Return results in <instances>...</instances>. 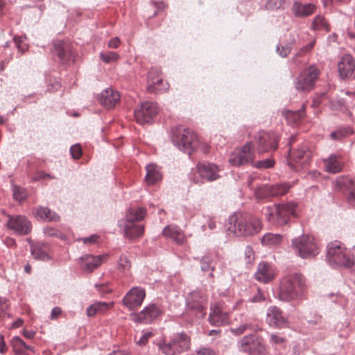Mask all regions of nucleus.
Returning <instances> with one entry per match:
<instances>
[{"mask_svg": "<svg viewBox=\"0 0 355 355\" xmlns=\"http://www.w3.org/2000/svg\"><path fill=\"white\" fill-rule=\"evenodd\" d=\"M263 228L261 220L254 216L234 214L230 216L227 231L236 236H251Z\"/></svg>", "mask_w": 355, "mask_h": 355, "instance_id": "1", "label": "nucleus"}, {"mask_svg": "<svg viewBox=\"0 0 355 355\" xmlns=\"http://www.w3.org/2000/svg\"><path fill=\"white\" fill-rule=\"evenodd\" d=\"M304 288V280L301 275H288L281 281L278 294L279 300L284 302L297 300L302 295Z\"/></svg>", "mask_w": 355, "mask_h": 355, "instance_id": "2", "label": "nucleus"}, {"mask_svg": "<svg viewBox=\"0 0 355 355\" xmlns=\"http://www.w3.org/2000/svg\"><path fill=\"white\" fill-rule=\"evenodd\" d=\"M327 257L331 264L346 268H351L354 264L353 255L340 241H335L328 245Z\"/></svg>", "mask_w": 355, "mask_h": 355, "instance_id": "3", "label": "nucleus"}, {"mask_svg": "<svg viewBox=\"0 0 355 355\" xmlns=\"http://www.w3.org/2000/svg\"><path fill=\"white\" fill-rule=\"evenodd\" d=\"M158 347L165 355H181L189 350L191 338L184 333H178L174 334L169 341H161Z\"/></svg>", "mask_w": 355, "mask_h": 355, "instance_id": "4", "label": "nucleus"}, {"mask_svg": "<svg viewBox=\"0 0 355 355\" xmlns=\"http://www.w3.org/2000/svg\"><path fill=\"white\" fill-rule=\"evenodd\" d=\"M172 141L182 151L191 154L198 144L196 133L182 126L173 130Z\"/></svg>", "mask_w": 355, "mask_h": 355, "instance_id": "5", "label": "nucleus"}, {"mask_svg": "<svg viewBox=\"0 0 355 355\" xmlns=\"http://www.w3.org/2000/svg\"><path fill=\"white\" fill-rule=\"evenodd\" d=\"M295 208L296 204L292 202L282 205L275 204L266 208L265 215L269 222L284 225L287 223L290 216H297Z\"/></svg>", "mask_w": 355, "mask_h": 355, "instance_id": "6", "label": "nucleus"}, {"mask_svg": "<svg viewBox=\"0 0 355 355\" xmlns=\"http://www.w3.org/2000/svg\"><path fill=\"white\" fill-rule=\"evenodd\" d=\"M293 248L302 258L315 257L319 253L318 241L311 235L303 234L292 241Z\"/></svg>", "mask_w": 355, "mask_h": 355, "instance_id": "7", "label": "nucleus"}, {"mask_svg": "<svg viewBox=\"0 0 355 355\" xmlns=\"http://www.w3.org/2000/svg\"><path fill=\"white\" fill-rule=\"evenodd\" d=\"M311 153L308 147L303 146L290 150L287 162L295 171H299L307 166L311 160Z\"/></svg>", "mask_w": 355, "mask_h": 355, "instance_id": "8", "label": "nucleus"}, {"mask_svg": "<svg viewBox=\"0 0 355 355\" xmlns=\"http://www.w3.org/2000/svg\"><path fill=\"white\" fill-rule=\"evenodd\" d=\"M257 153L252 141L247 143L241 149L236 150L229 158L232 165L240 166L252 162Z\"/></svg>", "mask_w": 355, "mask_h": 355, "instance_id": "9", "label": "nucleus"}, {"mask_svg": "<svg viewBox=\"0 0 355 355\" xmlns=\"http://www.w3.org/2000/svg\"><path fill=\"white\" fill-rule=\"evenodd\" d=\"M320 71L315 66L304 69L297 77L295 87L300 92H309L314 87L316 80L319 78Z\"/></svg>", "mask_w": 355, "mask_h": 355, "instance_id": "10", "label": "nucleus"}, {"mask_svg": "<svg viewBox=\"0 0 355 355\" xmlns=\"http://www.w3.org/2000/svg\"><path fill=\"white\" fill-rule=\"evenodd\" d=\"M278 141L279 137L275 133L261 131L252 141L254 144L257 153L261 154L270 150H275L277 148Z\"/></svg>", "mask_w": 355, "mask_h": 355, "instance_id": "11", "label": "nucleus"}, {"mask_svg": "<svg viewBox=\"0 0 355 355\" xmlns=\"http://www.w3.org/2000/svg\"><path fill=\"white\" fill-rule=\"evenodd\" d=\"M158 113L157 103L146 101L141 103L135 111L136 121L141 125L150 123Z\"/></svg>", "mask_w": 355, "mask_h": 355, "instance_id": "12", "label": "nucleus"}, {"mask_svg": "<svg viewBox=\"0 0 355 355\" xmlns=\"http://www.w3.org/2000/svg\"><path fill=\"white\" fill-rule=\"evenodd\" d=\"M239 349L252 355H261L265 351L262 338L254 334L243 337L239 342Z\"/></svg>", "mask_w": 355, "mask_h": 355, "instance_id": "13", "label": "nucleus"}, {"mask_svg": "<svg viewBox=\"0 0 355 355\" xmlns=\"http://www.w3.org/2000/svg\"><path fill=\"white\" fill-rule=\"evenodd\" d=\"M196 171L205 181L213 182L220 178V167L211 162L199 163L196 166Z\"/></svg>", "mask_w": 355, "mask_h": 355, "instance_id": "14", "label": "nucleus"}, {"mask_svg": "<svg viewBox=\"0 0 355 355\" xmlns=\"http://www.w3.org/2000/svg\"><path fill=\"white\" fill-rule=\"evenodd\" d=\"M8 227L19 235H26L31 231V223L24 216H9Z\"/></svg>", "mask_w": 355, "mask_h": 355, "instance_id": "15", "label": "nucleus"}, {"mask_svg": "<svg viewBox=\"0 0 355 355\" xmlns=\"http://www.w3.org/2000/svg\"><path fill=\"white\" fill-rule=\"evenodd\" d=\"M147 89L149 92H161L168 89V85L164 84L161 71L151 69L148 73Z\"/></svg>", "mask_w": 355, "mask_h": 355, "instance_id": "16", "label": "nucleus"}, {"mask_svg": "<svg viewBox=\"0 0 355 355\" xmlns=\"http://www.w3.org/2000/svg\"><path fill=\"white\" fill-rule=\"evenodd\" d=\"M146 296L145 291L139 287L131 288L123 299V304L129 309L141 306Z\"/></svg>", "mask_w": 355, "mask_h": 355, "instance_id": "17", "label": "nucleus"}, {"mask_svg": "<svg viewBox=\"0 0 355 355\" xmlns=\"http://www.w3.org/2000/svg\"><path fill=\"white\" fill-rule=\"evenodd\" d=\"M266 322L272 327L283 328L287 326L288 320L282 311L277 306H270L267 310Z\"/></svg>", "mask_w": 355, "mask_h": 355, "instance_id": "18", "label": "nucleus"}, {"mask_svg": "<svg viewBox=\"0 0 355 355\" xmlns=\"http://www.w3.org/2000/svg\"><path fill=\"white\" fill-rule=\"evenodd\" d=\"M276 275L275 268L271 264L263 261L258 265L254 276L257 281L267 284L272 281Z\"/></svg>", "mask_w": 355, "mask_h": 355, "instance_id": "19", "label": "nucleus"}, {"mask_svg": "<svg viewBox=\"0 0 355 355\" xmlns=\"http://www.w3.org/2000/svg\"><path fill=\"white\" fill-rule=\"evenodd\" d=\"M207 306V297L200 291H193L189 294L188 297V306L193 310H196L202 313V316L205 315V310Z\"/></svg>", "mask_w": 355, "mask_h": 355, "instance_id": "20", "label": "nucleus"}, {"mask_svg": "<svg viewBox=\"0 0 355 355\" xmlns=\"http://www.w3.org/2000/svg\"><path fill=\"white\" fill-rule=\"evenodd\" d=\"M107 257V254L98 256L86 254L80 258L81 268L85 271L92 272L105 262Z\"/></svg>", "mask_w": 355, "mask_h": 355, "instance_id": "21", "label": "nucleus"}, {"mask_svg": "<svg viewBox=\"0 0 355 355\" xmlns=\"http://www.w3.org/2000/svg\"><path fill=\"white\" fill-rule=\"evenodd\" d=\"M209 322L215 326H220L228 323L229 315L225 312L220 304L211 307L209 317Z\"/></svg>", "mask_w": 355, "mask_h": 355, "instance_id": "22", "label": "nucleus"}, {"mask_svg": "<svg viewBox=\"0 0 355 355\" xmlns=\"http://www.w3.org/2000/svg\"><path fill=\"white\" fill-rule=\"evenodd\" d=\"M161 314L160 309L155 304L147 306L137 315H133V320L143 323L151 322Z\"/></svg>", "mask_w": 355, "mask_h": 355, "instance_id": "23", "label": "nucleus"}, {"mask_svg": "<svg viewBox=\"0 0 355 355\" xmlns=\"http://www.w3.org/2000/svg\"><path fill=\"white\" fill-rule=\"evenodd\" d=\"M336 184L340 189L349 191L348 200L350 204L355 206V179L347 176L339 177Z\"/></svg>", "mask_w": 355, "mask_h": 355, "instance_id": "24", "label": "nucleus"}, {"mask_svg": "<svg viewBox=\"0 0 355 355\" xmlns=\"http://www.w3.org/2000/svg\"><path fill=\"white\" fill-rule=\"evenodd\" d=\"M338 67L342 78L350 76L355 69V60L352 55H345L338 62Z\"/></svg>", "mask_w": 355, "mask_h": 355, "instance_id": "25", "label": "nucleus"}, {"mask_svg": "<svg viewBox=\"0 0 355 355\" xmlns=\"http://www.w3.org/2000/svg\"><path fill=\"white\" fill-rule=\"evenodd\" d=\"M119 225L123 227L124 235L128 239L141 237L144 232V226L135 223L121 222Z\"/></svg>", "mask_w": 355, "mask_h": 355, "instance_id": "26", "label": "nucleus"}, {"mask_svg": "<svg viewBox=\"0 0 355 355\" xmlns=\"http://www.w3.org/2000/svg\"><path fill=\"white\" fill-rule=\"evenodd\" d=\"M120 100L119 93L112 89H107L104 90L100 97L99 101L101 105L107 109L114 107Z\"/></svg>", "mask_w": 355, "mask_h": 355, "instance_id": "27", "label": "nucleus"}, {"mask_svg": "<svg viewBox=\"0 0 355 355\" xmlns=\"http://www.w3.org/2000/svg\"><path fill=\"white\" fill-rule=\"evenodd\" d=\"M53 53L58 57L60 63H64L71 57L70 45L62 41L58 42L55 44Z\"/></svg>", "mask_w": 355, "mask_h": 355, "instance_id": "28", "label": "nucleus"}, {"mask_svg": "<svg viewBox=\"0 0 355 355\" xmlns=\"http://www.w3.org/2000/svg\"><path fill=\"white\" fill-rule=\"evenodd\" d=\"M163 236L172 239L178 244H182L185 237L180 229L176 226L168 225L163 230Z\"/></svg>", "mask_w": 355, "mask_h": 355, "instance_id": "29", "label": "nucleus"}, {"mask_svg": "<svg viewBox=\"0 0 355 355\" xmlns=\"http://www.w3.org/2000/svg\"><path fill=\"white\" fill-rule=\"evenodd\" d=\"M146 216V209L143 207H136L128 210L125 220L123 223H135L144 219Z\"/></svg>", "mask_w": 355, "mask_h": 355, "instance_id": "30", "label": "nucleus"}, {"mask_svg": "<svg viewBox=\"0 0 355 355\" xmlns=\"http://www.w3.org/2000/svg\"><path fill=\"white\" fill-rule=\"evenodd\" d=\"M326 171L331 173H337L342 170L343 166V161L340 157L335 155H330L324 160Z\"/></svg>", "mask_w": 355, "mask_h": 355, "instance_id": "31", "label": "nucleus"}, {"mask_svg": "<svg viewBox=\"0 0 355 355\" xmlns=\"http://www.w3.org/2000/svg\"><path fill=\"white\" fill-rule=\"evenodd\" d=\"M113 302H98L92 304L87 309V314L89 317H93L96 314H103L113 307Z\"/></svg>", "mask_w": 355, "mask_h": 355, "instance_id": "32", "label": "nucleus"}, {"mask_svg": "<svg viewBox=\"0 0 355 355\" xmlns=\"http://www.w3.org/2000/svg\"><path fill=\"white\" fill-rule=\"evenodd\" d=\"M146 171V181L148 184H154L162 179V174L156 165H147Z\"/></svg>", "mask_w": 355, "mask_h": 355, "instance_id": "33", "label": "nucleus"}, {"mask_svg": "<svg viewBox=\"0 0 355 355\" xmlns=\"http://www.w3.org/2000/svg\"><path fill=\"white\" fill-rule=\"evenodd\" d=\"M35 215L37 218L45 221H58L59 216L47 207H39L35 209Z\"/></svg>", "mask_w": 355, "mask_h": 355, "instance_id": "34", "label": "nucleus"}, {"mask_svg": "<svg viewBox=\"0 0 355 355\" xmlns=\"http://www.w3.org/2000/svg\"><path fill=\"white\" fill-rule=\"evenodd\" d=\"M305 105L303 104L301 110L286 111L283 114L288 121L291 125H297L302 119L304 115Z\"/></svg>", "mask_w": 355, "mask_h": 355, "instance_id": "35", "label": "nucleus"}, {"mask_svg": "<svg viewBox=\"0 0 355 355\" xmlns=\"http://www.w3.org/2000/svg\"><path fill=\"white\" fill-rule=\"evenodd\" d=\"M48 246L44 244H37L32 247L31 252L35 259L46 261L51 259L48 254Z\"/></svg>", "mask_w": 355, "mask_h": 355, "instance_id": "36", "label": "nucleus"}, {"mask_svg": "<svg viewBox=\"0 0 355 355\" xmlns=\"http://www.w3.org/2000/svg\"><path fill=\"white\" fill-rule=\"evenodd\" d=\"M315 6L313 4H301L295 3L293 6V10L297 16H308L313 13Z\"/></svg>", "mask_w": 355, "mask_h": 355, "instance_id": "37", "label": "nucleus"}, {"mask_svg": "<svg viewBox=\"0 0 355 355\" xmlns=\"http://www.w3.org/2000/svg\"><path fill=\"white\" fill-rule=\"evenodd\" d=\"M289 189L290 185L286 183L264 187V189L272 196H283L288 191Z\"/></svg>", "mask_w": 355, "mask_h": 355, "instance_id": "38", "label": "nucleus"}, {"mask_svg": "<svg viewBox=\"0 0 355 355\" xmlns=\"http://www.w3.org/2000/svg\"><path fill=\"white\" fill-rule=\"evenodd\" d=\"M282 240V236L280 234L268 233L263 236L261 243L263 245L275 246L280 244Z\"/></svg>", "mask_w": 355, "mask_h": 355, "instance_id": "39", "label": "nucleus"}, {"mask_svg": "<svg viewBox=\"0 0 355 355\" xmlns=\"http://www.w3.org/2000/svg\"><path fill=\"white\" fill-rule=\"evenodd\" d=\"M311 27L315 31H325L326 32H329L330 31L328 22L326 21L324 17L321 15H318L315 17Z\"/></svg>", "mask_w": 355, "mask_h": 355, "instance_id": "40", "label": "nucleus"}, {"mask_svg": "<svg viewBox=\"0 0 355 355\" xmlns=\"http://www.w3.org/2000/svg\"><path fill=\"white\" fill-rule=\"evenodd\" d=\"M12 347L16 354H23L26 349H31V347L27 345L19 337H15L12 339Z\"/></svg>", "mask_w": 355, "mask_h": 355, "instance_id": "41", "label": "nucleus"}, {"mask_svg": "<svg viewBox=\"0 0 355 355\" xmlns=\"http://www.w3.org/2000/svg\"><path fill=\"white\" fill-rule=\"evenodd\" d=\"M258 329V325L252 324V322H246L244 324L241 325L237 328L231 329V331L235 335H241L245 333L247 330L255 331Z\"/></svg>", "mask_w": 355, "mask_h": 355, "instance_id": "42", "label": "nucleus"}, {"mask_svg": "<svg viewBox=\"0 0 355 355\" xmlns=\"http://www.w3.org/2000/svg\"><path fill=\"white\" fill-rule=\"evenodd\" d=\"M315 44V41H313L312 42L309 43V44L306 45L305 46L301 48L299 51L296 53L295 57L293 58V62L296 64H301L302 62L300 61L298 58L300 57H302L306 53L310 52L312 49L313 48Z\"/></svg>", "mask_w": 355, "mask_h": 355, "instance_id": "43", "label": "nucleus"}, {"mask_svg": "<svg viewBox=\"0 0 355 355\" xmlns=\"http://www.w3.org/2000/svg\"><path fill=\"white\" fill-rule=\"evenodd\" d=\"M100 58L105 63H110L116 61L119 59V55L115 52L110 51L108 53H101L100 54Z\"/></svg>", "mask_w": 355, "mask_h": 355, "instance_id": "44", "label": "nucleus"}, {"mask_svg": "<svg viewBox=\"0 0 355 355\" xmlns=\"http://www.w3.org/2000/svg\"><path fill=\"white\" fill-rule=\"evenodd\" d=\"M287 0H268L266 4L267 9L275 10L284 8Z\"/></svg>", "mask_w": 355, "mask_h": 355, "instance_id": "45", "label": "nucleus"}, {"mask_svg": "<svg viewBox=\"0 0 355 355\" xmlns=\"http://www.w3.org/2000/svg\"><path fill=\"white\" fill-rule=\"evenodd\" d=\"M13 197L19 202L24 200L26 198V193L24 189L15 187L13 189Z\"/></svg>", "mask_w": 355, "mask_h": 355, "instance_id": "46", "label": "nucleus"}, {"mask_svg": "<svg viewBox=\"0 0 355 355\" xmlns=\"http://www.w3.org/2000/svg\"><path fill=\"white\" fill-rule=\"evenodd\" d=\"M350 134H352V131L350 129H340L338 131L333 132L331 134V137L334 139H340Z\"/></svg>", "mask_w": 355, "mask_h": 355, "instance_id": "47", "label": "nucleus"}, {"mask_svg": "<svg viewBox=\"0 0 355 355\" xmlns=\"http://www.w3.org/2000/svg\"><path fill=\"white\" fill-rule=\"evenodd\" d=\"M118 265L119 267L123 270H129L131 267L130 260L124 255L120 257L118 261Z\"/></svg>", "mask_w": 355, "mask_h": 355, "instance_id": "48", "label": "nucleus"}, {"mask_svg": "<svg viewBox=\"0 0 355 355\" xmlns=\"http://www.w3.org/2000/svg\"><path fill=\"white\" fill-rule=\"evenodd\" d=\"M70 152L72 157L75 159H79L83 154L82 148L79 144L72 146Z\"/></svg>", "mask_w": 355, "mask_h": 355, "instance_id": "49", "label": "nucleus"}, {"mask_svg": "<svg viewBox=\"0 0 355 355\" xmlns=\"http://www.w3.org/2000/svg\"><path fill=\"white\" fill-rule=\"evenodd\" d=\"M152 336H153V334L151 332L144 333L143 335H141L139 337V339H137V336H135L136 343L140 346L144 345L148 343V339L150 338H151Z\"/></svg>", "mask_w": 355, "mask_h": 355, "instance_id": "50", "label": "nucleus"}, {"mask_svg": "<svg viewBox=\"0 0 355 355\" xmlns=\"http://www.w3.org/2000/svg\"><path fill=\"white\" fill-rule=\"evenodd\" d=\"M15 43L19 51L24 52L27 49L26 44H24V38L22 37H15Z\"/></svg>", "mask_w": 355, "mask_h": 355, "instance_id": "51", "label": "nucleus"}, {"mask_svg": "<svg viewBox=\"0 0 355 355\" xmlns=\"http://www.w3.org/2000/svg\"><path fill=\"white\" fill-rule=\"evenodd\" d=\"M274 165V161L272 159H265L256 163L255 166L259 168H268Z\"/></svg>", "mask_w": 355, "mask_h": 355, "instance_id": "52", "label": "nucleus"}, {"mask_svg": "<svg viewBox=\"0 0 355 355\" xmlns=\"http://www.w3.org/2000/svg\"><path fill=\"white\" fill-rule=\"evenodd\" d=\"M277 51L282 57H286L291 53V46L290 44H286L284 46H282L281 48L278 46Z\"/></svg>", "mask_w": 355, "mask_h": 355, "instance_id": "53", "label": "nucleus"}, {"mask_svg": "<svg viewBox=\"0 0 355 355\" xmlns=\"http://www.w3.org/2000/svg\"><path fill=\"white\" fill-rule=\"evenodd\" d=\"M324 99H326L325 94H322L321 95L314 98L312 103V107H318Z\"/></svg>", "mask_w": 355, "mask_h": 355, "instance_id": "54", "label": "nucleus"}, {"mask_svg": "<svg viewBox=\"0 0 355 355\" xmlns=\"http://www.w3.org/2000/svg\"><path fill=\"white\" fill-rule=\"evenodd\" d=\"M153 6L156 9L153 14V16H156L159 11L164 10V8L166 7V6L163 2H161V1L153 2Z\"/></svg>", "mask_w": 355, "mask_h": 355, "instance_id": "55", "label": "nucleus"}, {"mask_svg": "<svg viewBox=\"0 0 355 355\" xmlns=\"http://www.w3.org/2000/svg\"><path fill=\"white\" fill-rule=\"evenodd\" d=\"M194 355H216V353L209 348H202L197 351Z\"/></svg>", "mask_w": 355, "mask_h": 355, "instance_id": "56", "label": "nucleus"}, {"mask_svg": "<svg viewBox=\"0 0 355 355\" xmlns=\"http://www.w3.org/2000/svg\"><path fill=\"white\" fill-rule=\"evenodd\" d=\"M270 338L272 343L275 344H282L285 341V339L279 334H272Z\"/></svg>", "mask_w": 355, "mask_h": 355, "instance_id": "57", "label": "nucleus"}, {"mask_svg": "<svg viewBox=\"0 0 355 355\" xmlns=\"http://www.w3.org/2000/svg\"><path fill=\"white\" fill-rule=\"evenodd\" d=\"M121 41L119 37H114L111 39L108 43V46L110 48L116 49L118 48L120 45Z\"/></svg>", "mask_w": 355, "mask_h": 355, "instance_id": "58", "label": "nucleus"}, {"mask_svg": "<svg viewBox=\"0 0 355 355\" xmlns=\"http://www.w3.org/2000/svg\"><path fill=\"white\" fill-rule=\"evenodd\" d=\"M245 254L248 262L254 258V252L251 247L248 246L245 248Z\"/></svg>", "mask_w": 355, "mask_h": 355, "instance_id": "59", "label": "nucleus"}, {"mask_svg": "<svg viewBox=\"0 0 355 355\" xmlns=\"http://www.w3.org/2000/svg\"><path fill=\"white\" fill-rule=\"evenodd\" d=\"M98 239V236H96V235H92L89 237L84 238L83 239V242L85 243L92 244V243H95L97 241Z\"/></svg>", "mask_w": 355, "mask_h": 355, "instance_id": "60", "label": "nucleus"}, {"mask_svg": "<svg viewBox=\"0 0 355 355\" xmlns=\"http://www.w3.org/2000/svg\"><path fill=\"white\" fill-rule=\"evenodd\" d=\"M47 178H50V175L49 174L45 173L43 171L38 172L37 175L33 178V180L35 181H37L42 179H46Z\"/></svg>", "mask_w": 355, "mask_h": 355, "instance_id": "61", "label": "nucleus"}, {"mask_svg": "<svg viewBox=\"0 0 355 355\" xmlns=\"http://www.w3.org/2000/svg\"><path fill=\"white\" fill-rule=\"evenodd\" d=\"M62 310L59 307H55L53 309L51 314V319H56L61 314Z\"/></svg>", "mask_w": 355, "mask_h": 355, "instance_id": "62", "label": "nucleus"}, {"mask_svg": "<svg viewBox=\"0 0 355 355\" xmlns=\"http://www.w3.org/2000/svg\"><path fill=\"white\" fill-rule=\"evenodd\" d=\"M23 335L25 338L28 339H33L35 335V331L33 330L24 329Z\"/></svg>", "mask_w": 355, "mask_h": 355, "instance_id": "63", "label": "nucleus"}, {"mask_svg": "<svg viewBox=\"0 0 355 355\" xmlns=\"http://www.w3.org/2000/svg\"><path fill=\"white\" fill-rule=\"evenodd\" d=\"M98 287V291L102 294H105V293H108L111 292V288H108V286L107 285L101 284Z\"/></svg>", "mask_w": 355, "mask_h": 355, "instance_id": "64", "label": "nucleus"}]
</instances>
